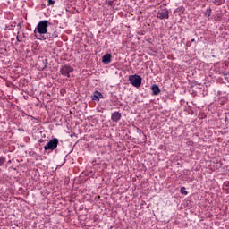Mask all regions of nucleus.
I'll list each match as a JSON object with an SVG mask.
<instances>
[{
	"label": "nucleus",
	"mask_w": 229,
	"mask_h": 229,
	"mask_svg": "<svg viewBox=\"0 0 229 229\" xmlns=\"http://www.w3.org/2000/svg\"><path fill=\"white\" fill-rule=\"evenodd\" d=\"M49 26V21L44 20L38 23L37 27L34 30V37L38 40H47L49 37L42 36L47 33V27Z\"/></svg>",
	"instance_id": "f257e3e1"
},
{
	"label": "nucleus",
	"mask_w": 229,
	"mask_h": 229,
	"mask_svg": "<svg viewBox=\"0 0 229 229\" xmlns=\"http://www.w3.org/2000/svg\"><path fill=\"white\" fill-rule=\"evenodd\" d=\"M129 81L130 83H131L132 87H136V89H139V87L142 85V77L137 74L130 75Z\"/></svg>",
	"instance_id": "f03ea898"
},
{
	"label": "nucleus",
	"mask_w": 229,
	"mask_h": 229,
	"mask_svg": "<svg viewBox=\"0 0 229 229\" xmlns=\"http://www.w3.org/2000/svg\"><path fill=\"white\" fill-rule=\"evenodd\" d=\"M58 148V139L54 138L44 147L45 151H55Z\"/></svg>",
	"instance_id": "7ed1b4c3"
},
{
	"label": "nucleus",
	"mask_w": 229,
	"mask_h": 229,
	"mask_svg": "<svg viewBox=\"0 0 229 229\" xmlns=\"http://www.w3.org/2000/svg\"><path fill=\"white\" fill-rule=\"evenodd\" d=\"M71 72H74V68H72L71 65L66 64L63 65L60 68V73L62 76H66V78H71Z\"/></svg>",
	"instance_id": "20e7f679"
},
{
	"label": "nucleus",
	"mask_w": 229,
	"mask_h": 229,
	"mask_svg": "<svg viewBox=\"0 0 229 229\" xmlns=\"http://www.w3.org/2000/svg\"><path fill=\"white\" fill-rule=\"evenodd\" d=\"M157 19H169V12L167 11V9H164L162 11H159L157 13Z\"/></svg>",
	"instance_id": "39448f33"
},
{
	"label": "nucleus",
	"mask_w": 229,
	"mask_h": 229,
	"mask_svg": "<svg viewBox=\"0 0 229 229\" xmlns=\"http://www.w3.org/2000/svg\"><path fill=\"white\" fill-rule=\"evenodd\" d=\"M121 117H122L121 113L114 112L111 115V120L113 121V123H119V121H121Z\"/></svg>",
	"instance_id": "423d86ee"
},
{
	"label": "nucleus",
	"mask_w": 229,
	"mask_h": 229,
	"mask_svg": "<svg viewBox=\"0 0 229 229\" xmlns=\"http://www.w3.org/2000/svg\"><path fill=\"white\" fill-rule=\"evenodd\" d=\"M102 62L103 64H110L112 62V54H105L102 56Z\"/></svg>",
	"instance_id": "0eeeda50"
},
{
	"label": "nucleus",
	"mask_w": 229,
	"mask_h": 229,
	"mask_svg": "<svg viewBox=\"0 0 229 229\" xmlns=\"http://www.w3.org/2000/svg\"><path fill=\"white\" fill-rule=\"evenodd\" d=\"M150 90H152V96H158L160 92V88L157 84H153L150 88Z\"/></svg>",
	"instance_id": "6e6552de"
},
{
	"label": "nucleus",
	"mask_w": 229,
	"mask_h": 229,
	"mask_svg": "<svg viewBox=\"0 0 229 229\" xmlns=\"http://www.w3.org/2000/svg\"><path fill=\"white\" fill-rule=\"evenodd\" d=\"M93 101H99L100 99H103V94L99 91H95L94 95L92 96Z\"/></svg>",
	"instance_id": "1a4fd4ad"
},
{
	"label": "nucleus",
	"mask_w": 229,
	"mask_h": 229,
	"mask_svg": "<svg viewBox=\"0 0 229 229\" xmlns=\"http://www.w3.org/2000/svg\"><path fill=\"white\" fill-rule=\"evenodd\" d=\"M214 4H216V6H221V4H225V0H214Z\"/></svg>",
	"instance_id": "9d476101"
},
{
	"label": "nucleus",
	"mask_w": 229,
	"mask_h": 229,
	"mask_svg": "<svg viewBox=\"0 0 229 229\" xmlns=\"http://www.w3.org/2000/svg\"><path fill=\"white\" fill-rule=\"evenodd\" d=\"M4 162H6V157H0V167L3 165V164H4Z\"/></svg>",
	"instance_id": "9b49d317"
},
{
	"label": "nucleus",
	"mask_w": 229,
	"mask_h": 229,
	"mask_svg": "<svg viewBox=\"0 0 229 229\" xmlns=\"http://www.w3.org/2000/svg\"><path fill=\"white\" fill-rule=\"evenodd\" d=\"M180 192L181 194H184L185 196H187L188 194L187 191L185 190V187H182Z\"/></svg>",
	"instance_id": "f8f14e48"
},
{
	"label": "nucleus",
	"mask_w": 229,
	"mask_h": 229,
	"mask_svg": "<svg viewBox=\"0 0 229 229\" xmlns=\"http://www.w3.org/2000/svg\"><path fill=\"white\" fill-rule=\"evenodd\" d=\"M47 4H48V6H52V4H55V1L54 0H47Z\"/></svg>",
	"instance_id": "ddd939ff"
},
{
	"label": "nucleus",
	"mask_w": 229,
	"mask_h": 229,
	"mask_svg": "<svg viewBox=\"0 0 229 229\" xmlns=\"http://www.w3.org/2000/svg\"><path fill=\"white\" fill-rule=\"evenodd\" d=\"M207 13H208V17H210V13H212V9L208 8L206 10Z\"/></svg>",
	"instance_id": "4468645a"
},
{
	"label": "nucleus",
	"mask_w": 229,
	"mask_h": 229,
	"mask_svg": "<svg viewBox=\"0 0 229 229\" xmlns=\"http://www.w3.org/2000/svg\"><path fill=\"white\" fill-rule=\"evenodd\" d=\"M224 185L229 189V181L225 182Z\"/></svg>",
	"instance_id": "2eb2a0df"
},
{
	"label": "nucleus",
	"mask_w": 229,
	"mask_h": 229,
	"mask_svg": "<svg viewBox=\"0 0 229 229\" xmlns=\"http://www.w3.org/2000/svg\"><path fill=\"white\" fill-rule=\"evenodd\" d=\"M108 4H109V6H112V4H114V2L109 1V2H108Z\"/></svg>",
	"instance_id": "dca6fc26"
},
{
	"label": "nucleus",
	"mask_w": 229,
	"mask_h": 229,
	"mask_svg": "<svg viewBox=\"0 0 229 229\" xmlns=\"http://www.w3.org/2000/svg\"><path fill=\"white\" fill-rule=\"evenodd\" d=\"M16 40H17V42H21V39L19 38V36L16 37Z\"/></svg>",
	"instance_id": "f3484780"
},
{
	"label": "nucleus",
	"mask_w": 229,
	"mask_h": 229,
	"mask_svg": "<svg viewBox=\"0 0 229 229\" xmlns=\"http://www.w3.org/2000/svg\"><path fill=\"white\" fill-rule=\"evenodd\" d=\"M52 37H54V38H55V37H56V36H55V34H53V36H52Z\"/></svg>",
	"instance_id": "a211bd4d"
}]
</instances>
